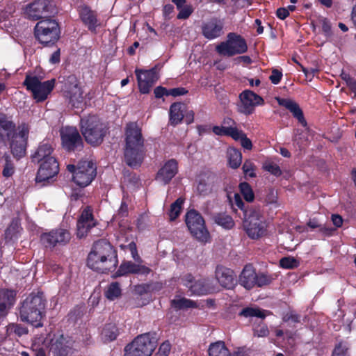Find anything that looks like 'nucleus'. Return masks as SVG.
I'll use <instances>...</instances> for the list:
<instances>
[{
	"label": "nucleus",
	"mask_w": 356,
	"mask_h": 356,
	"mask_svg": "<svg viewBox=\"0 0 356 356\" xmlns=\"http://www.w3.org/2000/svg\"><path fill=\"white\" fill-rule=\"evenodd\" d=\"M80 131L85 140L93 147H97L104 142L108 134V127L102 122L96 115H89L80 120Z\"/></svg>",
	"instance_id": "4"
},
{
	"label": "nucleus",
	"mask_w": 356,
	"mask_h": 356,
	"mask_svg": "<svg viewBox=\"0 0 356 356\" xmlns=\"http://www.w3.org/2000/svg\"><path fill=\"white\" fill-rule=\"evenodd\" d=\"M331 356H350V344L344 340L337 341L331 352Z\"/></svg>",
	"instance_id": "38"
},
{
	"label": "nucleus",
	"mask_w": 356,
	"mask_h": 356,
	"mask_svg": "<svg viewBox=\"0 0 356 356\" xmlns=\"http://www.w3.org/2000/svg\"><path fill=\"white\" fill-rule=\"evenodd\" d=\"M243 226L250 238L258 239L266 235L268 224L259 207H251L245 210Z\"/></svg>",
	"instance_id": "6"
},
{
	"label": "nucleus",
	"mask_w": 356,
	"mask_h": 356,
	"mask_svg": "<svg viewBox=\"0 0 356 356\" xmlns=\"http://www.w3.org/2000/svg\"><path fill=\"white\" fill-rule=\"evenodd\" d=\"M318 231L320 233H321L323 235L325 236H330L334 234L336 232V228L330 227V226H325V225H321L320 228L318 229Z\"/></svg>",
	"instance_id": "62"
},
{
	"label": "nucleus",
	"mask_w": 356,
	"mask_h": 356,
	"mask_svg": "<svg viewBox=\"0 0 356 356\" xmlns=\"http://www.w3.org/2000/svg\"><path fill=\"white\" fill-rule=\"evenodd\" d=\"M263 169L277 177L282 175L280 167L273 162H265L263 164Z\"/></svg>",
	"instance_id": "51"
},
{
	"label": "nucleus",
	"mask_w": 356,
	"mask_h": 356,
	"mask_svg": "<svg viewBox=\"0 0 356 356\" xmlns=\"http://www.w3.org/2000/svg\"><path fill=\"white\" fill-rule=\"evenodd\" d=\"M214 222L226 229H232L235 222L232 216L226 213H218L214 216Z\"/></svg>",
	"instance_id": "37"
},
{
	"label": "nucleus",
	"mask_w": 356,
	"mask_h": 356,
	"mask_svg": "<svg viewBox=\"0 0 356 356\" xmlns=\"http://www.w3.org/2000/svg\"><path fill=\"white\" fill-rule=\"evenodd\" d=\"M118 264L117 252L113 245L102 238L97 241L88 254L87 266L100 273L114 270Z\"/></svg>",
	"instance_id": "2"
},
{
	"label": "nucleus",
	"mask_w": 356,
	"mask_h": 356,
	"mask_svg": "<svg viewBox=\"0 0 356 356\" xmlns=\"http://www.w3.org/2000/svg\"><path fill=\"white\" fill-rule=\"evenodd\" d=\"M15 296L14 291L0 286V321L6 316L8 309L14 305Z\"/></svg>",
	"instance_id": "30"
},
{
	"label": "nucleus",
	"mask_w": 356,
	"mask_h": 356,
	"mask_svg": "<svg viewBox=\"0 0 356 356\" xmlns=\"http://www.w3.org/2000/svg\"><path fill=\"white\" fill-rule=\"evenodd\" d=\"M291 321L293 323H300V316L295 313L286 314L284 317V321Z\"/></svg>",
	"instance_id": "64"
},
{
	"label": "nucleus",
	"mask_w": 356,
	"mask_h": 356,
	"mask_svg": "<svg viewBox=\"0 0 356 356\" xmlns=\"http://www.w3.org/2000/svg\"><path fill=\"white\" fill-rule=\"evenodd\" d=\"M283 77V73L278 69H273L271 72V74L269 76V80L274 85H277L282 81Z\"/></svg>",
	"instance_id": "56"
},
{
	"label": "nucleus",
	"mask_w": 356,
	"mask_h": 356,
	"mask_svg": "<svg viewBox=\"0 0 356 356\" xmlns=\"http://www.w3.org/2000/svg\"><path fill=\"white\" fill-rule=\"evenodd\" d=\"M74 343L71 338L59 335L51 340L50 351L54 356H69L74 353Z\"/></svg>",
	"instance_id": "21"
},
{
	"label": "nucleus",
	"mask_w": 356,
	"mask_h": 356,
	"mask_svg": "<svg viewBox=\"0 0 356 356\" xmlns=\"http://www.w3.org/2000/svg\"><path fill=\"white\" fill-rule=\"evenodd\" d=\"M239 316L245 318L257 317L264 320L266 318L265 310L259 307H245L240 312Z\"/></svg>",
	"instance_id": "40"
},
{
	"label": "nucleus",
	"mask_w": 356,
	"mask_h": 356,
	"mask_svg": "<svg viewBox=\"0 0 356 356\" xmlns=\"http://www.w3.org/2000/svg\"><path fill=\"white\" fill-rule=\"evenodd\" d=\"M269 334V330L266 325L261 324L254 328V334L257 337H266Z\"/></svg>",
	"instance_id": "57"
},
{
	"label": "nucleus",
	"mask_w": 356,
	"mask_h": 356,
	"mask_svg": "<svg viewBox=\"0 0 356 356\" xmlns=\"http://www.w3.org/2000/svg\"><path fill=\"white\" fill-rule=\"evenodd\" d=\"M185 108V105L180 102L171 104L170 106V123L172 126L175 127L181 123L184 118Z\"/></svg>",
	"instance_id": "33"
},
{
	"label": "nucleus",
	"mask_w": 356,
	"mask_h": 356,
	"mask_svg": "<svg viewBox=\"0 0 356 356\" xmlns=\"http://www.w3.org/2000/svg\"><path fill=\"white\" fill-rule=\"evenodd\" d=\"M67 170L72 174L74 183L81 188L90 184L97 176V166L92 161H80L77 165L68 164Z\"/></svg>",
	"instance_id": "9"
},
{
	"label": "nucleus",
	"mask_w": 356,
	"mask_h": 356,
	"mask_svg": "<svg viewBox=\"0 0 356 356\" xmlns=\"http://www.w3.org/2000/svg\"><path fill=\"white\" fill-rule=\"evenodd\" d=\"M157 334L146 332L138 335L124 348V356H150L157 346Z\"/></svg>",
	"instance_id": "7"
},
{
	"label": "nucleus",
	"mask_w": 356,
	"mask_h": 356,
	"mask_svg": "<svg viewBox=\"0 0 356 356\" xmlns=\"http://www.w3.org/2000/svg\"><path fill=\"white\" fill-rule=\"evenodd\" d=\"M33 35L43 46H53L60 38L58 23L51 18L40 19L35 25Z\"/></svg>",
	"instance_id": "8"
},
{
	"label": "nucleus",
	"mask_w": 356,
	"mask_h": 356,
	"mask_svg": "<svg viewBox=\"0 0 356 356\" xmlns=\"http://www.w3.org/2000/svg\"><path fill=\"white\" fill-rule=\"evenodd\" d=\"M72 234L67 229L56 228L40 235V242L45 248L53 250L57 247H63L69 243Z\"/></svg>",
	"instance_id": "13"
},
{
	"label": "nucleus",
	"mask_w": 356,
	"mask_h": 356,
	"mask_svg": "<svg viewBox=\"0 0 356 356\" xmlns=\"http://www.w3.org/2000/svg\"><path fill=\"white\" fill-rule=\"evenodd\" d=\"M46 301L40 295H29L22 302L19 310L20 318L35 327L43 325L42 320L44 316Z\"/></svg>",
	"instance_id": "3"
},
{
	"label": "nucleus",
	"mask_w": 356,
	"mask_h": 356,
	"mask_svg": "<svg viewBox=\"0 0 356 356\" xmlns=\"http://www.w3.org/2000/svg\"><path fill=\"white\" fill-rule=\"evenodd\" d=\"M39 163L40 166L35 179L36 182L49 181L58 173V163L55 157H49Z\"/></svg>",
	"instance_id": "20"
},
{
	"label": "nucleus",
	"mask_w": 356,
	"mask_h": 356,
	"mask_svg": "<svg viewBox=\"0 0 356 356\" xmlns=\"http://www.w3.org/2000/svg\"><path fill=\"white\" fill-rule=\"evenodd\" d=\"M248 51L247 42L236 33H229L227 39L216 46V52L222 56L232 57L241 55Z\"/></svg>",
	"instance_id": "10"
},
{
	"label": "nucleus",
	"mask_w": 356,
	"mask_h": 356,
	"mask_svg": "<svg viewBox=\"0 0 356 356\" xmlns=\"http://www.w3.org/2000/svg\"><path fill=\"white\" fill-rule=\"evenodd\" d=\"M188 92V90L183 87H178L169 89V94L171 96L177 97L179 95H184Z\"/></svg>",
	"instance_id": "61"
},
{
	"label": "nucleus",
	"mask_w": 356,
	"mask_h": 356,
	"mask_svg": "<svg viewBox=\"0 0 356 356\" xmlns=\"http://www.w3.org/2000/svg\"><path fill=\"white\" fill-rule=\"evenodd\" d=\"M5 160V165L3 169L2 175L6 178H9L13 176L15 172V166L10 159V156L5 154L3 156Z\"/></svg>",
	"instance_id": "47"
},
{
	"label": "nucleus",
	"mask_w": 356,
	"mask_h": 356,
	"mask_svg": "<svg viewBox=\"0 0 356 356\" xmlns=\"http://www.w3.org/2000/svg\"><path fill=\"white\" fill-rule=\"evenodd\" d=\"M16 130V125L6 113H0V143H6L7 139Z\"/></svg>",
	"instance_id": "32"
},
{
	"label": "nucleus",
	"mask_w": 356,
	"mask_h": 356,
	"mask_svg": "<svg viewBox=\"0 0 356 356\" xmlns=\"http://www.w3.org/2000/svg\"><path fill=\"white\" fill-rule=\"evenodd\" d=\"M53 152L54 149L51 144L48 140H44L39 144L36 152L32 157L38 162H40L46 160L49 157H53L51 156Z\"/></svg>",
	"instance_id": "34"
},
{
	"label": "nucleus",
	"mask_w": 356,
	"mask_h": 356,
	"mask_svg": "<svg viewBox=\"0 0 356 356\" xmlns=\"http://www.w3.org/2000/svg\"><path fill=\"white\" fill-rule=\"evenodd\" d=\"M341 79L346 81L347 86L349 89L355 93L356 97V80L355 79L350 76L348 73L342 72L341 74Z\"/></svg>",
	"instance_id": "53"
},
{
	"label": "nucleus",
	"mask_w": 356,
	"mask_h": 356,
	"mask_svg": "<svg viewBox=\"0 0 356 356\" xmlns=\"http://www.w3.org/2000/svg\"><path fill=\"white\" fill-rule=\"evenodd\" d=\"M236 136L233 137L235 140H240L241 145L242 147L247 150H251L252 149V143L250 138H248L246 134L240 129H236Z\"/></svg>",
	"instance_id": "46"
},
{
	"label": "nucleus",
	"mask_w": 356,
	"mask_h": 356,
	"mask_svg": "<svg viewBox=\"0 0 356 356\" xmlns=\"http://www.w3.org/2000/svg\"><path fill=\"white\" fill-rule=\"evenodd\" d=\"M21 229L19 222L15 219L12 220L11 223L5 232L6 239L12 241V240L17 238Z\"/></svg>",
	"instance_id": "41"
},
{
	"label": "nucleus",
	"mask_w": 356,
	"mask_h": 356,
	"mask_svg": "<svg viewBox=\"0 0 356 356\" xmlns=\"http://www.w3.org/2000/svg\"><path fill=\"white\" fill-rule=\"evenodd\" d=\"M277 102L280 106H282L289 111L302 127H306L307 126V122L305 118L304 113L298 104L291 100V99H282V97H279L277 99Z\"/></svg>",
	"instance_id": "31"
},
{
	"label": "nucleus",
	"mask_w": 356,
	"mask_h": 356,
	"mask_svg": "<svg viewBox=\"0 0 356 356\" xmlns=\"http://www.w3.org/2000/svg\"><path fill=\"white\" fill-rule=\"evenodd\" d=\"M237 127H225L224 126H214L212 129L213 132L219 136H229L232 138L236 136Z\"/></svg>",
	"instance_id": "45"
},
{
	"label": "nucleus",
	"mask_w": 356,
	"mask_h": 356,
	"mask_svg": "<svg viewBox=\"0 0 356 356\" xmlns=\"http://www.w3.org/2000/svg\"><path fill=\"white\" fill-rule=\"evenodd\" d=\"M78 14H79L80 19L83 24L86 26L88 31L92 33H96L97 28L99 25L97 13L92 10L89 6L83 4L82 6L79 7Z\"/></svg>",
	"instance_id": "28"
},
{
	"label": "nucleus",
	"mask_w": 356,
	"mask_h": 356,
	"mask_svg": "<svg viewBox=\"0 0 356 356\" xmlns=\"http://www.w3.org/2000/svg\"><path fill=\"white\" fill-rule=\"evenodd\" d=\"M159 68L155 65L149 70L136 68L135 74L137 79L138 87L142 94H148L152 86L159 79Z\"/></svg>",
	"instance_id": "18"
},
{
	"label": "nucleus",
	"mask_w": 356,
	"mask_h": 356,
	"mask_svg": "<svg viewBox=\"0 0 356 356\" xmlns=\"http://www.w3.org/2000/svg\"><path fill=\"white\" fill-rule=\"evenodd\" d=\"M124 161L132 168L140 167L146 156L145 139L137 122H127L125 126Z\"/></svg>",
	"instance_id": "1"
},
{
	"label": "nucleus",
	"mask_w": 356,
	"mask_h": 356,
	"mask_svg": "<svg viewBox=\"0 0 356 356\" xmlns=\"http://www.w3.org/2000/svg\"><path fill=\"white\" fill-rule=\"evenodd\" d=\"M56 83L55 79L41 82L37 76L26 75L23 85L32 92V97L36 102H43L55 88Z\"/></svg>",
	"instance_id": "11"
},
{
	"label": "nucleus",
	"mask_w": 356,
	"mask_h": 356,
	"mask_svg": "<svg viewBox=\"0 0 356 356\" xmlns=\"http://www.w3.org/2000/svg\"><path fill=\"white\" fill-rule=\"evenodd\" d=\"M119 334L118 327L113 323H107L102 330V339L104 342H111L115 340Z\"/></svg>",
	"instance_id": "35"
},
{
	"label": "nucleus",
	"mask_w": 356,
	"mask_h": 356,
	"mask_svg": "<svg viewBox=\"0 0 356 356\" xmlns=\"http://www.w3.org/2000/svg\"><path fill=\"white\" fill-rule=\"evenodd\" d=\"M179 13L177 18L179 19H188L194 12V9L191 4H186L181 9H179Z\"/></svg>",
	"instance_id": "52"
},
{
	"label": "nucleus",
	"mask_w": 356,
	"mask_h": 356,
	"mask_svg": "<svg viewBox=\"0 0 356 356\" xmlns=\"http://www.w3.org/2000/svg\"><path fill=\"white\" fill-rule=\"evenodd\" d=\"M229 164L232 168H238L241 165V152L236 148H229L227 150Z\"/></svg>",
	"instance_id": "42"
},
{
	"label": "nucleus",
	"mask_w": 356,
	"mask_h": 356,
	"mask_svg": "<svg viewBox=\"0 0 356 356\" xmlns=\"http://www.w3.org/2000/svg\"><path fill=\"white\" fill-rule=\"evenodd\" d=\"M170 352V343L166 341L161 344L159 348V353L163 356H168Z\"/></svg>",
	"instance_id": "60"
},
{
	"label": "nucleus",
	"mask_w": 356,
	"mask_h": 356,
	"mask_svg": "<svg viewBox=\"0 0 356 356\" xmlns=\"http://www.w3.org/2000/svg\"><path fill=\"white\" fill-rule=\"evenodd\" d=\"M202 35L209 40H213L220 36L222 33L223 24L217 17H212L202 23Z\"/></svg>",
	"instance_id": "27"
},
{
	"label": "nucleus",
	"mask_w": 356,
	"mask_h": 356,
	"mask_svg": "<svg viewBox=\"0 0 356 356\" xmlns=\"http://www.w3.org/2000/svg\"><path fill=\"white\" fill-rule=\"evenodd\" d=\"M184 203V200L179 197L170 206L169 216L170 220L174 221L177 217L179 216L182 205Z\"/></svg>",
	"instance_id": "43"
},
{
	"label": "nucleus",
	"mask_w": 356,
	"mask_h": 356,
	"mask_svg": "<svg viewBox=\"0 0 356 356\" xmlns=\"http://www.w3.org/2000/svg\"><path fill=\"white\" fill-rule=\"evenodd\" d=\"M256 165L250 160H245L242 165V170L245 177L254 178L257 177L255 173Z\"/></svg>",
	"instance_id": "49"
},
{
	"label": "nucleus",
	"mask_w": 356,
	"mask_h": 356,
	"mask_svg": "<svg viewBox=\"0 0 356 356\" xmlns=\"http://www.w3.org/2000/svg\"><path fill=\"white\" fill-rule=\"evenodd\" d=\"M277 275L268 272H257L252 264L249 263L242 269L238 282L245 290L250 291L254 287H262L270 285Z\"/></svg>",
	"instance_id": "5"
},
{
	"label": "nucleus",
	"mask_w": 356,
	"mask_h": 356,
	"mask_svg": "<svg viewBox=\"0 0 356 356\" xmlns=\"http://www.w3.org/2000/svg\"><path fill=\"white\" fill-rule=\"evenodd\" d=\"M298 265L299 261L293 257H284L280 260V266L284 269H293Z\"/></svg>",
	"instance_id": "48"
},
{
	"label": "nucleus",
	"mask_w": 356,
	"mask_h": 356,
	"mask_svg": "<svg viewBox=\"0 0 356 356\" xmlns=\"http://www.w3.org/2000/svg\"><path fill=\"white\" fill-rule=\"evenodd\" d=\"M169 90L163 86H157L154 89V94L156 98H161L164 95L169 96Z\"/></svg>",
	"instance_id": "59"
},
{
	"label": "nucleus",
	"mask_w": 356,
	"mask_h": 356,
	"mask_svg": "<svg viewBox=\"0 0 356 356\" xmlns=\"http://www.w3.org/2000/svg\"><path fill=\"white\" fill-rule=\"evenodd\" d=\"M150 269L140 264H135L131 261H124L120 264L118 270L112 275L113 278L126 276L129 274H140L147 275L149 274Z\"/></svg>",
	"instance_id": "25"
},
{
	"label": "nucleus",
	"mask_w": 356,
	"mask_h": 356,
	"mask_svg": "<svg viewBox=\"0 0 356 356\" xmlns=\"http://www.w3.org/2000/svg\"><path fill=\"white\" fill-rule=\"evenodd\" d=\"M128 205L123 200L120 209L118 211V213L115 214V218L116 220H122L124 218H127L128 216Z\"/></svg>",
	"instance_id": "55"
},
{
	"label": "nucleus",
	"mask_w": 356,
	"mask_h": 356,
	"mask_svg": "<svg viewBox=\"0 0 356 356\" xmlns=\"http://www.w3.org/2000/svg\"><path fill=\"white\" fill-rule=\"evenodd\" d=\"M120 248L122 250H125L126 249H128L129 252H131V257L135 261H138L140 259V257L138 253L136 244L134 241H131V243H129L128 245H121Z\"/></svg>",
	"instance_id": "54"
},
{
	"label": "nucleus",
	"mask_w": 356,
	"mask_h": 356,
	"mask_svg": "<svg viewBox=\"0 0 356 356\" xmlns=\"http://www.w3.org/2000/svg\"><path fill=\"white\" fill-rule=\"evenodd\" d=\"M171 305L175 309H180L184 308L194 307L195 303L192 300L181 298L179 300H172L171 301Z\"/></svg>",
	"instance_id": "50"
},
{
	"label": "nucleus",
	"mask_w": 356,
	"mask_h": 356,
	"mask_svg": "<svg viewBox=\"0 0 356 356\" xmlns=\"http://www.w3.org/2000/svg\"><path fill=\"white\" fill-rule=\"evenodd\" d=\"M63 90L71 102L79 101V99L82 97L83 92L80 83L75 75H68L66 77Z\"/></svg>",
	"instance_id": "26"
},
{
	"label": "nucleus",
	"mask_w": 356,
	"mask_h": 356,
	"mask_svg": "<svg viewBox=\"0 0 356 356\" xmlns=\"http://www.w3.org/2000/svg\"><path fill=\"white\" fill-rule=\"evenodd\" d=\"M177 172L178 163L175 159H171L166 161L158 171L156 179L162 181L164 184H168Z\"/></svg>",
	"instance_id": "29"
},
{
	"label": "nucleus",
	"mask_w": 356,
	"mask_h": 356,
	"mask_svg": "<svg viewBox=\"0 0 356 356\" xmlns=\"http://www.w3.org/2000/svg\"><path fill=\"white\" fill-rule=\"evenodd\" d=\"M209 356H230V352L225 343L218 341L210 344L208 349Z\"/></svg>",
	"instance_id": "36"
},
{
	"label": "nucleus",
	"mask_w": 356,
	"mask_h": 356,
	"mask_svg": "<svg viewBox=\"0 0 356 356\" xmlns=\"http://www.w3.org/2000/svg\"><path fill=\"white\" fill-rule=\"evenodd\" d=\"M60 137L62 147L66 152H75L83 148V140L80 132L76 127H63L60 130Z\"/></svg>",
	"instance_id": "17"
},
{
	"label": "nucleus",
	"mask_w": 356,
	"mask_h": 356,
	"mask_svg": "<svg viewBox=\"0 0 356 356\" xmlns=\"http://www.w3.org/2000/svg\"><path fill=\"white\" fill-rule=\"evenodd\" d=\"M220 182L221 178L216 173L204 172L199 177L196 189L200 195L207 196L213 191H216Z\"/></svg>",
	"instance_id": "19"
},
{
	"label": "nucleus",
	"mask_w": 356,
	"mask_h": 356,
	"mask_svg": "<svg viewBox=\"0 0 356 356\" xmlns=\"http://www.w3.org/2000/svg\"><path fill=\"white\" fill-rule=\"evenodd\" d=\"M322 31L326 37L332 35V24L327 18H323L321 20Z\"/></svg>",
	"instance_id": "58"
},
{
	"label": "nucleus",
	"mask_w": 356,
	"mask_h": 356,
	"mask_svg": "<svg viewBox=\"0 0 356 356\" xmlns=\"http://www.w3.org/2000/svg\"><path fill=\"white\" fill-rule=\"evenodd\" d=\"M234 204L236 207L243 211V216H245V210L248 209L250 207H245V204L241 199V196L238 193H234Z\"/></svg>",
	"instance_id": "63"
},
{
	"label": "nucleus",
	"mask_w": 356,
	"mask_h": 356,
	"mask_svg": "<svg viewBox=\"0 0 356 356\" xmlns=\"http://www.w3.org/2000/svg\"><path fill=\"white\" fill-rule=\"evenodd\" d=\"M104 296L109 300H115L122 296V289L120 283L113 282L110 283L104 292Z\"/></svg>",
	"instance_id": "39"
},
{
	"label": "nucleus",
	"mask_w": 356,
	"mask_h": 356,
	"mask_svg": "<svg viewBox=\"0 0 356 356\" xmlns=\"http://www.w3.org/2000/svg\"><path fill=\"white\" fill-rule=\"evenodd\" d=\"M186 224L193 237L199 241H207L209 232L200 213L195 209L189 210L186 214Z\"/></svg>",
	"instance_id": "14"
},
{
	"label": "nucleus",
	"mask_w": 356,
	"mask_h": 356,
	"mask_svg": "<svg viewBox=\"0 0 356 356\" xmlns=\"http://www.w3.org/2000/svg\"><path fill=\"white\" fill-rule=\"evenodd\" d=\"M97 222L93 215V209L90 206H86L81 211L77 222L78 236L86 234L92 228L97 225Z\"/></svg>",
	"instance_id": "23"
},
{
	"label": "nucleus",
	"mask_w": 356,
	"mask_h": 356,
	"mask_svg": "<svg viewBox=\"0 0 356 356\" xmlns=\"http://www.w3.org/2000/svg\"><path fill=\"white\" fill-rule=\"evenodd\" d=\"M182 280L192 295L202 296L209 293L210 288L205 278L195 280V277L189 273L184 276Z\"/></svg>",
	"instance_id": "22"
},
{
	"label": "nucleus",
	"mask_w": 356,
	"mask_h": 356,
	"mask_svg": "<svg viewBox=\"0 0 356 356\" xmlns=\"http://www.w3.org/2000/svg\"><path fill=\"white\" fill-rule=\"evenodd\" d=\"M56 6L51 0H35L26 5L24 14L29 19L36 21L55 13Z\"/></svg>",
	"instance_id": "15"
},
{
	"label": "nucleus",
	"mask_w": 356,
	"mask_h": 356,
	"mask_svg": "<svg viewBox=\"0 0 356 356\" xmlns=\"http://www.w3.org/2000/svg\"><path fill=\"white\" fill-rule=\"evenodd\" d=\"M239 191H241V195L244 200L248 202H252L254 200V193L250 186L248 182H241L239 184Z\"/></svg>",
	"instance_id": "44"
},
{
	"label": "nucleus",
	"mask_w": 356,
	"mask_h": 356,
	"mask_svg": "<svg viewBox=\"0 0 356 356\" xmlns=\"http://www.w3.org/2000/svg\"><path fill=\"white\" fill-rule=\"evenodd\" d=\"M264 97L250 90H244L239 95L237 110L239 113L250 115L254 113L255 108L264 106Z\"/></svg>",
	"instance_id": "16"
},
{
	"label": "nucleus",
	"mask_w": 356,
	"mask_h": 356,
	"mask_svg": "<svg viewBox=\"0 0 356 356\" xmlns=\"http://www.w3.org/2000/svg\"><path fill=\"white\" fill-rule=\"evenodd\" d=\"M216 279L224 289H234L236 283V275L230 268L218 264L216 267Z\"/></svg>",
	"instance_id": "24"
},
{
	"label": "nucleus",
	"mask_w": 356,
	"mask_h": 356,
	"mask_svg": "<svg viewBox=\"0 0 356 356\" xmlns=\"http://www.w3.org/2000/svg\"><path fill=\"white\" fill-rule=\"evenodd\" d=\"M18 129V133L15 130L7 139L11 154L17 159L26 155L30 131L29 126L25 122L20 124Z\"/></svg>",
	"instance_id": "12"
}]
</instances>
